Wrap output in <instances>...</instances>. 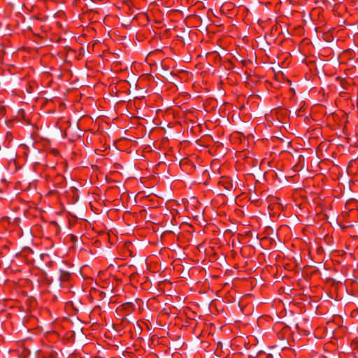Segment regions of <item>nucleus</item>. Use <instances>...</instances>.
I'll list each match as a JSON object with an SVG mask.
<instances>
[{"instance_id":"2","label":"nucleus","mask_w":358,"mask_h":358,"mask_svg":"<svg viewBox=\"0 0 358 358\" xmlns=\"http://www.w3.org/2000/svg\"><path fill=\"white\" fill-rule=\"evenodd\" d=\"M71 240L73 241H76L77 240V237L73 235H71Z\"/></svg>"},{"instance_id":"3","label":"nucleus","mask_w":358,"mask_h":358,"mask_svg":"<svg viewBox=\"0 0 358 358\" xmlns=\"http://www.w3.org/2000/svg\"><path fill=\"white\" fill-rule=\"evenodd\" d=\"M169 76H173V74L172 73H169V72H167V73H166V75H164V77L167 78V77H166V76H169Z\"/></svg>"},{"instance_id":"1","label":"nucleus","mask_w":358,"mask_h":358,"mask_svg":"<svg viewBox=\"0 0 358 358\" xmlns=\"http://www.w3.org/2000/svg\"><path fill=\"white\" fill-rule=\"evenodd\" d=\"M69 274L68 273H64L61 277L62 280H67Z\"/></svg>"}]
</instances>
